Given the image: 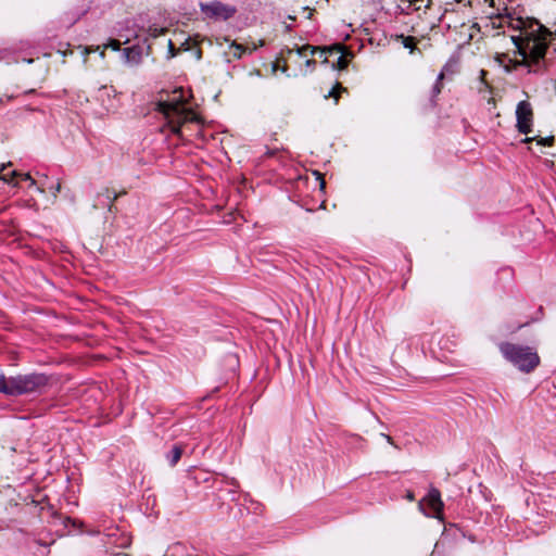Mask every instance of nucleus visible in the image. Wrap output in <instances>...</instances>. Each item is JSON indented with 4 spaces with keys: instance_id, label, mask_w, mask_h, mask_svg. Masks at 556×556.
Instances as JSON below:
<instances>
[{
    "instance_id": "1",
    "label": "nucleus",
    "mask_w": 556,
    "mask_h": 556,
    "mask_svg": "<svg viewBox=\"0 0 556 556\" xmlns=\"http://www.w3.org/2000/svg\"><path fill=\"white\" fill-rule=\"evenodd\" d=\"M507 27L515 34L510 36L515 46L514 55L496 53L494 61L510 74L519 68L527 70L528 74L543 75L547 70L546 53L551 41L556 37V29L551 30L539 20L533 17L514 16L507 14Z\"/></svg>"
},
{
    "instance_id": "2",
    "label": "nucleus",
    "mask_w": 556,
    "mask_h": 556,
    "mask_svg": "<svg viewBox=\"0 0 556 556\" xmlns=\"http://www.w3.org/2000/svg\"><path fill=\"white\" fill-rule=\"evenodd\" d=\"M154 110L162 116L161 132H168L185 140L197 136L205 138L202 118L186 106V97L182 88H175L166 92L154 103Z\"/></svg>"
},
{
    "instance_id": "3",
    "label": "nucleus",
    "mask_w": 556,
    "mask_h": 556,
    "mask_svg": "<svg viewBox=\"0 0 556 556\" xmlns=\"http://www.w3.org/2000/svg\"><path fill=\"white\" fill-rule=\"evenodd\" d=\"M50 377L43 372H30L5 377L0 376V393L9 396L42 394L49 386Z\"/></svg>"
},
{
    "instance_id": "4",
    "label": "nucleus",
    "mask_w": 556,
    "mask_h": 556,
    "mask_svg": "<svg viewBox=\"0 0 556 556\" xmlns=\"http://www.w3.org/2000/svg\"><path fill=\"white\" fill-rule=\"evenodd\" d=\"M500 351L509 363L523 372L533 371L540 364V357L533 348L510 342H502Z\"/></svg>"
},
{
    "instance_id": "5",
    "label": "nucleus",
    "mask_w": 556,
    "mask_h": 556,
    "mask_svg": "<svg viewBox=\"0 0 556 556\" xmlns=\"http://www.w3.org/2000/svg\"><path fill=\"white\" fill-rule=\"evenodd\" d=\"M200 10L204 18L214 22H225L230 20L237 13V7L224 3L218 0L210 2H200Z\"/></svg>"
},
{
    "instance_id": "6",
    "label": "nucleus",
    "mask_w": 556,
    "mask_h": 556,
    "mask_svg": "<svg viewBox=\"0 0 556 556\" xmlns=\"http://www.w3.org/2000/svg\"><path fill=\"white\" fill-rule=\"evenodd\" d=\"M516 127L520 134L528 135L532 131L533 113L528 101H520L516 108Z\"/></svg>"
},
{
    "instance_id": "7",
    "label": "nucleus",
    "mask_w": 556,
    "mask_h": 556,
    "mask_svg": "<svg viewBox=\"0 0 556 556\" xmlns=\"http://www.w3.org/2000/svg\"><path fill=\"white\" fill-rule=\"evenodd\" d=\"M232 488L229 490V493L232 494L231 501L237 502L239 505H250L247 507L248 511H252L253 514H261L262 504L257 501H254L249 493H242L236 496L239 488V483L236 479H230L228 482Z\"/></svg>"
},
{
    "instance_id": "8",
    "label": "nucleus",
    "mask_w": 556,
    "mask_h": 556,
    "mask_svg": "<svg viewBox=\"0 0 556 556\" xmlns=\"http://www.w3.org/2000/svg\"><path fill=\"white\" fill-rule=\"evenodd\" d=\"M150 47L144 45H134L122 50V56L129 66H138L142 62L144 53H148Z\"/></svg>"
},
{
    "instance_id": "9",
    "label": "nucleus",
    "mask_w": 556,
    "mask_h": 556,
    "mask_svg": "<svg viewBox=\"0 0 556 556\" xmlns=\"http://www.w3.org/2000/svg\"><path fill=\"white\" fill-rule=\"evenodd\" d=\"M10 165L11 163H8L7 165H1L0 180L13 187H17L20 185V181H28L29 186H34L36 184L35 179L28 173H18L17 170H11L10 173L4 174V169L7 168V166Z\"/></svg>"
},
{
    "instance_id": "10",
    "label": "nucleus",
    "mask_w": 556,
    "mask_h": 556,
    "mask_svg": "<svg viewBox=\"0 0 556 556\" xmlns=\"http://www.w3.org/2000/svg\"><path fill=\"white\" fill-rule=\"evenodd\" d=\"M296 52L300 56L306 55L307 52L311 54L319 53V56L324 58L323 63H328V55L341 52V47L340 45H336L332 47L318 48L311 45H305L296 48Z\"/></svg>"
},
{
    "instance_id": "11",
    "label": "nucleus",
    "mask_w": 556,
    "mask_h": 556,
    "mask_svg": "<svg viewBox=\"0 0 556 556\" xmlns=\"http://www.w3.org/2000/svg\"><path fill=\"white\" fill-rule=\"evenodd\" d=\"M428 506L433 511V517L442 520L443 519V508L444 504L441 498V493L438 489L431 488L425 498Z\"/></svg>"
},
{
    "instance_id": "12",
    "label": "nucleus",
    "mask_w": 556,
    "mask_h": 556,
    "mask_svg": "<svg viewBox=\"0 0 556 556\" xmlns=\"http://www.w3.org/2000/svg\"><path fill=\"white\" fill-rule=\"evenodd\" d=\"M118 194L109 188H104L97 193L93 206H105L110 212L113 208V202L117 199Z\"/></svg>"
},
{
    "instance_id": "13",
    "label": "nucleus",
    "mask_w": 556,
    "mask_h": 556,
    "mask_svg": "<svg viewBox=\"0 0 556 556\" xmlns=\"http://www.w3.org/2000/svg\"><path fill=\"white\" fill-rule=\"evenodd\" d=\"M115 94H116V91L115 89L111 86H102L101 88H99V91H98V98L102 101V103L105 102V99H108V101L111 102V98H115ZM105 106V109L108 111H111V110H114L116 108V105L114 103H110L108 105L103 104Z\"/></svg>"
},
{
    "instance_id": "14",
    "label": "nucleus",
    "mask_w": 556,
    "mask_h": 556,
    "mask_svg": "<svg viewBox=\"0 0 556 556\" xmlns=\"http://www.w3.org/2000/svg\"><path fill=\"white\" fill-rule=\"evenodd\" d=\"M182 455V448L179 445H174L172 450L166 454L168 464L174 467Z\"/></svg>"
},
{
    "instance_id": "15",
    "label": "nucleus",
    "mask_w": 556,
    "mask_h": 556,
    "mask_svg": "<svg viewBox=\"0 0 556 556\" xmlns=\"http://www.w3.org/2000/svg\"><path fill=\"white\" fill-rule=\"evenodd\" d=\"M416 3H414L412 0H399L396 4V11L401 14H410L413 12H416V7H414Z\"/></svg>"
},
{
    "instance_id": "16",
    "label": "nucleus",
    "mask_w": 556,
    "mask_h": 556,
    "mask_svg": "<svg viewBox=\"0 0 556 556\" xmlns=\"http://www.w3.org/2000/svg\"><path fill=\"white\" fill-rule=\"evenodd\" d=\"M397 39L401 40V43L403 45L404 48L409 49L410 53H413L414 50L416 49L415 48V38L414 37L400 35V36H397Z\"/></svg>"
},
{
    "instance_id": "17",
    "label": "nucleus",
    "mask_w": 556,
    "mask_h": 556,
    "mask_svg": "<svg viewBox=\"0 0 556 556\" xmlns=\"http://www.w3.org/2000/svg\"><path fill=\"white\" fill-rule=\"evenodd\" d=\"M443 76H444V74H443V72H441L438 75L437 80H435V83L432 86V89H431V101H433V99L435 97H438L440 94V92H441Z\"/></svg>"
},
{
    "instance_id": "18",
    "label": "nucleus",
    "mask_w": 556,
    "mask_h": 556,
    "mask_svg": "<svg viewBox=\"0 0 556 556\" xmlns=\"http://www.w3.org/2000/svg\"><path fill=\"white\" fill-rule=\"evenodd\" d=\"M341 47V50H343V47ZM341 55L338 56L337 59V62L332 63V68H338V70H345L348 67V64H349V60L343 55V51L340 52Z\"/></svg>"
},
{
    "instance_id": "19",
    "label": "nucleus",
    "mask_w": 556,
    "mask_h": 556,
    "mask_svg": "<svg viewBox=\"0 0 556 556\" xmlns=\"http://www.w3.org/2000/svg\"><path fill=\"white\" fill-rule=\"evenodd\" d=\"M244 52L245 48L242 45L232 43L230 46V53L233 55V58L240 59Z\"/></svg>"
},
{
    "instance_id": "20",
    "label": "nucleus",
    "mask_w": 556,
    "mask_h": 556,
    "mask_svg": "<svg viewBox=\"0 0 556 556\" xmlns=\"http://www.w3.org/2000/svg\"><path fill=\"white\" fill-rule=\"evenodd\" d=\"M414 3H416L414 7H416V12H419L421 9H428L431 0H412Z\"/></svg>"
},
{
    "instance_id": "21",
    "label": "nucleus",
    "mask_w": 556,
    "mask_h": 556,
    "mask_svg": "<svg viewBox=\"0 0 556 556\" xmlns=\"http://www.w3.org/2000/svg\"><path fill=\"white\" fill-rule=\"evenodd\" d=\"M177 54V50L174 46V43L172 42V40H168V52H167V58L168 59H172L174 58L175 55Z\"/></svg>"
},
{
    "instance_id": "22",
    "label": "nucleus",
    "mask_w": 556,
    "mask_h": 556,
    "mask_svg": "<svg viewBox=\"0 0 556 556\" xmlns=\"http://www.w3.org/2000/svg\"><path fill=\"white\" fill-rule=\"evenodd\" d=\"M553 141H554V137L540 138L538 140V144L551 146Z\"/></svg>"
},
{
    "instance_id": "23",
    "label": "nucleus",
    "mask_w": 556,
    "mask_h": 556,
    "mask_svg": "<svg viewBox=\"0 0 556 556\" xmlns=\"http://www.w3.org/2000/svg\"><path fill=\"white\" fill-rule=\"evenodd\" d=\"M61 182L59 181L55 185L50 186V190L54 197L61 191Z\"/></svg>"
},
{
    "instance_id": "24",
    "label": "nucleus",
    "mask_w": 556,
    "mask_h": 556,
    "mask_svg": "<svg viewBox=\"0 0 556 556\" xmlns=\"http://www.w3.org/2000/svg\"><path fill=\"white\" fill-rule=\"evenodd\" d=\"M327 97H333L336 99V103L338 102V96H337V92H336V88H332L328 96Z\"/></svg>"
},
{
    "instance_id": "25",
    "label": "nucleus",
    "mask_w": 556,
    "mask_h": 556,
    "mask_svg": "<svg viewBox=\"0 0 556 556\" xmlns=\"http://www.w3.org/2000/svg\"><path fill=\"white\" fill-rule=\"evenodd\" d=\"M317 179H318V180H320V189H324V188H325L326 182H325V180L323 179V177H321V175H320V174H318Z\"/></svg>"
},
{
    "instance_id": "26",
    "label": "nucleus",
    "mask_w": 556,
    "mask_h": 556,
    "mask_svg": "<svg viewBox=\"0 0 556 556\" xmlns=\"http://www.w3.org/2000/svg\"><path fill=\"white\" fill-rule=\"evenodd\" d=\"M381 435L390 443V444H393V440L390 435L388 434H384V433H381Z\"/></svg>"
},
{
    "instance_id": "27",
    "label": "nucleus",
    "mask_w": 556,
    "mask_h": 556,
    "mask_svg": "<svg viewBox=\"0 0 556 556\" xmlns=\"http://www.w3.org/2000/svg\"><path fill=\"white\" fill-rule=\"evenodd\" d=\"M485 75H486V72H485L484 70H481V71H480V80H481L482 83H484V77H485Z\"/></svg>"
},
{
    "instance_id": "28",
    "label": "nucleus",
    "mask_w": 556,
    "mask_h": 556,
    "mask_svg": "<svg viewBox=\"0 0 556 556\" xmlns=\"http://www.w3.org/2000/svg\"><path fill=\"white\" fill-rule=\"evenodd\" d=\"M130 544L129 539H125L124 542L121 543L122 547H127Z\"/></svg>"
},
{
    "instance_id": "29",
    "label": "nucleus",
    "mask_w": 556,
    "mask_h": 556,
    "mask_svg": "<svg viewBox=\"0 0 556 556\" xmlns=\"http://www.w3.org/2000/svg\"><path fill=\"white\" fill-rule=\"evenodd\" d=\"M315 64H316V61H315V60H307V61H306V66H308V67H309V66H315Z\"/></svg>"
},
{
    "instance_id": "30",
    "label": "nucleus",
    "mask_w": 556,
    "mask_h": 556,
    "mask_svg": "<svg viewBox=\"0 0 556 556\" xmlns=\"http://www.w3.org/2000/svg\"><path fill=\"white\" fill-rule=\"evenodd\" d=\"M407 498H408L409 501H414V500H415L414 493H413V492H408V493H407Z\"/></svg>"
},
{
    "instance_id": "31",
    "label": "nucleus",
    "mask_w": 556,
    "mask_h": 556,
    "mask_svg": "<svg viewBox=\"0 0 556 556\" xmlns=\"http://www.w3.org/2000/svg\"><path fill=\"white\" fill-rule=\"evenodd\" d=\"M533 140H534V138L527 137V138H525V139L522 140V142H525V143H529V142H531V141H533Z\"/></svg>"
},
{
    "instance_id": "32",
    "label": "nucleus",
    "mask_w": 556,
    "mask_h": 556,
    "mask_svg": "<svg viewBox=\"0 0 556 556\" xmlns=\"http://www.w3.org/2000/svg\"><path fill=\"white\" fill-rule=\"evenodd\" d=\"M157 33H159V29H157V28H154L153 36H157Z\"/></svg>"
},
{
    "instance_id": "33",
    "label": "nucleus",
    "mask_w": 556,
    "mask_h": 556,
    "mask_svg": "<svg viewBox=\"0 0 556 556\" xmlns=\"http://www.w3.org/2000/svg\"><path fill=\"white\" fill-rule=\"evenodd\" d=\"M197 54H198V59H200V58H201V51L199 50V51L197 52Z\"/></svg>"
}]
</instances>
